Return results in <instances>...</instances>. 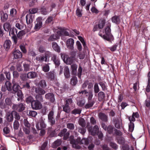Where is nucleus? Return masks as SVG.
Masks as SVG:
<instances>
[{"instance_id":"nucleus-1","label":"nucleus","mask_w":150,"mask_h":150,"mask_svg":"<svg viewBox=\"0 0 150 150\" xmlns=\"http://www.w3.org/2000/svg\"><path fill=\"white\" fill-rule=\"evenodd\" d=\"M74 136H71L70 137V143L72 144V147L76 149H79L80 148V146L78 145V144H84L85 145H87L89 143V141L88 139L87 138H83L81 140L80 138H78L76 141L73 139Z\"/></svg>"},{"instance_id":"nucleus-2","label":"nucleus","mask_w":150,"mask_h":150,"mask_svg":"<svg viewBox=\"0 0 150 150\" xmlns=\"http://www.w3.org/2000/svg\"><path fill=\"white\" fill-rule=\"evenodd\" d=\"M35 98L36 100H35L32 103L31 106L34 110H40L42 107L41 103V102L43 101L42 97L40 95H37L35 96Z\"/></svg>"},{"instance_id":"nucleus-3","label":"nucleus","mask_w":150,"mask_h":150,"mask_svg":"<svg viewBox=\"0 0 150 150\" xmlns=\"http://www.w3.org/2000/svg\"><path fill=\"white\" fill-rule=\"evenodd\" d=\"M110 29L109 27L108 26L105 29V35H103L100 33L99 34V36L103 38L104 39L107 41H111L113 40V37L110 33Z\"/></svg>"},{"instance_id":"nucleus-4","label":"nucleus","mask_w":150,"mask_h":150,"mask_svg":"<svg viewBox=\"0 0 150 150\" xmlns=\"http://www.w3.org/2000/svg\"><path fill=\"white\" fill-rule=\"evenodd\" d=\"M139 115L138 112H133L132 116L129 117V119L130 122L129 125V130L132 132L134 130V124L131 122H134L135 120V118H138Z\"/></svg>"},{"instance_id":"nucleus-5","label":"nucleus","mask_w":150,"mask_h":150,"mask_svg":"<svg viewBox=\"0 0 150 150\" xmlns=\"http://www.w3.org/2000/svg\"><path fill=\"white\" fill-rule=\"evenodd\" d=\"M61 58L63 61L67 64H70L73 62L72 57H69L68 55L64 53H61L60 54Z\"/></svg>"},{"instance_id":"nucleus-6","label":"nucleus","mask_w":150,"mask_h":150,"mask_svg":"<svg viewBox=\"0 0 150 150\" xmlns=\"http://www.w3.org/2000/svg\"><path fill=\"white\" fill-rule=\"evenodd\" d=\"M53 31L59 38L60 36L63 35V33L65 36H68L69 35L68 32L62 30L60 28H54L53 29Z\"/></svg>"},{"instance_id":"nucleus-7","label":"nucleus","mask_w":150,"mask_h":150,"mask_svg":"<svg viewBox=\"0 0 150 150\" xmlns=\"http://www.w3.org/2000/svg\"><path fill=\"white\" fill-rule=\"evenodd\" d=\"M99 127L98 126L95 125L93 128L91 127L88 128V130L89 133L92 135H95L99 131Z\"/></svg>"},{"instance_id":"nucleus-8","label":"nucleus","mask_w":150,"mask_h":150,"mask_svg":"<svg viewBox=\"0 0 150 150\" xmlns=\"http://www.w3.org/2000/svg\"><path fill=\"white\" fill-rule=\"evenodd\" d=\"M67 129H64L59 133L58 135L60 137L64 136L63 139H67L68 138L69 133L68 132H67Z\"/></svg>"},{"instance_id":"nucleus-9","label":"nucleus","mask_w":150,"mask_h":150,"mask_svg":"<svg viewBox=\"0 0 150 150\" xmlns=\"http://www.w3.org/2000/svg\"><path fill=\"white\" fill-rule=\"evenodd\" d=\"M74 40L72 38H70L67 41V45L68 48L71 50L74 49Z\"/></svg>"},{"instance_id":"nucleus-10","label":"nucleus","mask_w":150,"mask_h":150,"mask_svg":"<svg viewBox=\"0 0 150 150\" xmlns=\"http://www.w3.org/2000/svg\"><path fill=\"white\" fill-rule=\"evenodd\" d=\"M42 19L41 17H38L36 19V23L34 28L36 30H38L42 26Z\"/></svg>"},{"instance_id":"nucleus-11","label":"nucleus","mask_w":150,"mask_h":150,"mask_svg":"<svg viewBox=\"0 0 150 150\" xmlns=\"http://www.w3.org/2000/svg\"><path fill=\"white\" fill-rule=\"evenodd\" d=\"M52 60L53 61L56 66H59L60 64V59L59 57L56 55L53 54L52 56Z\"/></svg>"},{"instance_id":"nucleus-12","label":"nucleus","mask_w":150,"mask_h":150,"mask_svg":"<svg viewBox=\"0 0 150 150\" xmlns=\"http://www.w3.org/2000/svg\"><path fill=\"white\" fill-rule=\"evenodd\" d=\"M34 18L33 15L31 13L27 14L26 16V21L27 24H29L31 23L33 21Z\"/></svg>"},{"instance_id":"nucleus-13","label":"nucleus","mask_w":150,"mask_h":150,"mask_svg":"<svg viewBox=\"0 0 150 150\" xmlns=\"http://www.w3.org/2000/svg\"><path fill=\"white\" fill-rule=\"evenodd\" d=\"M11 45V42L10 40H5L4 43V47L6 51H8L10 48Z\"/></svg>"},{"instance_id":"nucleus-14","label":"nucleus","mask_w":150,"mask_h":150,"mask_svg":"<svg viewBox=\"0 0 150 150\" xmlns=\"http://www.w3.org/2000/svg\"><path fill=\"white\" fill-rule=\"evenodd\" d=\"M14 58L17 59L22 57V55L21 52L18 50H16L13 52Z\"/></svg>"},{"instance_id":"nucleus-15","label":"nucleus","mask_w":150,"mask_h":150,"mask_svg":"<svg viewBox=\"0 0 150 150\" xmlns=\"http://www.w3.org/2000/svg\"><path fill=\"white\" fill-rule=\"evenodd\" d=\"M14 107L15 109H16L19 112L23 111L25 108L24 105L22 103H21L18 105H15Z\"/></svg>"},{"instance_id":"nucleus-16","label":"nucleus","mask_w":150,"mask_h":150,"mask_svg":"<svg viewBox=\"0 0 150 150\" xmlns=\"http://www.w3.org/2000/svg\"><path fill=\"white\" fill-rule=\"evenodd\" d=\"M45 98L51 102H53L55 100L54 96L53 94L51 93H49L45 95Z\"/></svg>"},{"instance_id":"nucleus-17","label":"nucleus","mask_w":150,"mask_h":150,"mask_svg":"<svg viewBox=\"0 0 150 150\" xmlns=\"http://www.w3.org/2000/svg\"><path fill=\"white\" fill-rule=\"evenodd\" d=\"M79 93H81L82 94H86V96H88V98L89 100H91L93 96L92 93L91 92H88L87 91H86L85 90L81 91V92H79Z\"/></svg>"},{"instance_id":"nucleus-18","label":"nucleus","mask_w":150,"mask_h":150,"mask_svg":"<svg viewBox=\"0 0 150 150\" xmlns=\"http://www.w3.org/2000/svg\"><path fill=\"white\" fill-rule=\"evenodd\" d=\"M30 62L27 61V62H25L23 64V67L24 70L25 71H28L30 70Z\"/></svg>"},{"instance_id":"nucleus-19","label":"nucleus","mask_w":150,"mask_h":150,"mask_svg":"<svg viewBox=\"0 0 150 150\" xmlns=\"http://www.w3.org/2000/svg\"><path fill=\"white\" fill-rule=\"evenodd\" d=\"M38 74L35 72H29L27 74V77L29 79L34 78L38 76Z\"/></svg>"},{"instance_id":"nucleus-20","label":"nucleus","mask_w":150,"mask_h":150,"mask_svg":"<svg viewBox=\"0 0 150 150\" xmlns=\"http://www.w3.org/2000/svg\"><path fill=\"white\" fill-rule=\"evenodd\" d=\"M13 85L12 87V88L13 91V93H16V92L19 91V88L20 87L19 86L18 84L16 83L15 81H13L12 82Z\"/></svg>"},{"instance_id":"nucleus-21","label":"nucleus","mask_w":150,"mask_h":150,"mask_svg":"<svg viewBox=\"0 0 150 150\" xmlns=\"http://www.w3.org/2000/svg\"><path fill=\"white\" fill-rule=\"evenodd\" d=\"M1 18L2 21L4 22L6 21L8 18V14L6 13H5L3 11L0 12Z\"/></svg>"},{"instance_id":"nucleus-22","label":"nucleus","mask_w":150,"mask_h":150,"mask_svg":"<svg viewBox=\"0 0 150 150\" xmlns=\"http://www.w3.org/2000/svg\"><path fill=\"white\" fill-rule=\"evenodd\" d=\"M3 27L4 30L6 31H8L11 28V26L9 23L6 22L4 24Z\"/></svg>"},{"instance_id":"nucleus-23","label":"nucleus","mask_w":150,"mask_h":150,"mask_svg":"<svg viewBox=\"0 0 150 150\" xmlns=\"http://www.w3.org/2000/svg\"><path fill=\"white\" fill-rule=\"evenodd\" d=\"M36 60L39 61L40 62H42L45 61V62L48 61L47 57H44V56H39L36 57Z\"/></svg>"},{"instance_id":"nucleus-24","label":"nucleus","mask_w":150,"mask_h":150,"mask_svg":"<svg viewBox=\"0 0 150 150\" xmlns=\"http://www.w3.org/2000/svg\"><path fill=\"white\" fill-rule=\"evenodd\" d=\"M35 91L36 93L40 95H43L45 93V91L43 89L39 88H35Z\"/></svg>"},{"instance_id":"nucleus-25","label":"nucleus","mask_w":150,"mask_h":150,"mask_svg":"<svg viewBox=\"0 0 150 150\" xmlns=\"http://www.w3.org/2000/svg\"><path fill=\"white\" fill-rule=\"evenodd\" d=\"M52 45L53 49L55 51L58 52H60V48L56 43L53 42L52 43Z\"/></svg>"},{"instance_id":"nucleus-26","label":"nucleus","mask_w":150,"mask_h":150,"mask_svg":"<svg viewBox=\"0 0 150 150\" xmlns=\"http://www.w3.org/2000/svg\"><path fill=\"white\" fill-rule=\"evenodd\" d=\"M99 117L102 120L106 121L107 120V116L105 114L103 113H100L99 114Z\"/></svg>"},{"instance_id":"nucleus-27","label":"nucleus","mask_w":150,"mask_h":150,"mask_svg":"<svg viewBox=\"0 0 150 150\" xmlns=\"http://www.w3.org/2000/svg\"><path fill=\"white\" fill-rule=\"evenodd\" d=\"M35 85L36 86H40L41 87L44 88L46 86V84L45 81L44 80H41L38 84L37 83H35Z\"/></svg>"},{"instance_id":"nucleus-28","label":"nucleus","mask_w":150,"mask_h":150,"mask_svg":"<svg viewBox=\"0 0 150 150\" xmlns=\"http://www.w3.org/2000/svg\"><path fill=\"white\" fill-rule=\"evenodd\" d=\"M17 30L15 28H12L10 30L9 34L10 36L11 35L16 36V35L17 34Z\"/></svg>"},{"instance_id":"nucleus-29","label":"nucleus","mask_w":150,"mask_h":150,"mask_svg":"<svg viewBox=\"0 0 150 150\" xmlns=\"http://www.w3.org/2000/svg\"><path fill=\"white\" fill-rule=\"evenodd\" d=\"M112 22L118 24L120 23V19L119 17L115 16L112 18Z\"/></svg>"},{"instance_id":"nucleus-30","label":"nucleus","mask_w":150,"mask_h":150,"mask_svg":"<svg viewBox=\"0 0 150 150\" xmlns=\"http://www.w3.org/2000/svg\"><path fill=\"white\" fill-rule=\"evenodd\" d=\"M61 144V140L60 139L57 140L53 143L52 145V146L53 148H55L60 145Z\"/></svg>"},{"instance_id":"nucleus-31","label":"nucleus","mask_w":150,"mask_h":150,"mask_svg":"<svg viewBox=\"0 0 150 150\" xmlns=\"http://www.w3.org/2000/svg\"><path fill=\"white\" fill-rule=\"evenodd\" d=\"M51 10L50 9L49 10L48 8L45 7H43L41 9V12L44 15L47 14L50 11H51Z\"/></svg>"},{"instance_id":"nucleus-32","label":"nucleus","mask_w":150,"mask_h":150,"mask_svg":"<svg viewBox=\"0 0 150 150\" xmlns=\"http://www.w3.org/2000/svg\"><path fill=\"white\" fill-rule=\"evenodd\" d=\"M105 97V94L102 91H100L98 93V99L100 101H102Z\"/></svg>"},{"instance_id":"nucleus-33","label":"nucleus","mask_w":150,"mask_h":150,"mask_svg":"<svg viewBox=\"0 0 150 150\" xmlns=\"http://www.w3.org/2000/svg\"><path fill=\"white\" fill-rule=\"evenodd\" d=\"M16 93L18 97V98H17V100L18 101H19L20 100H22L23 98V96L21 91L19 90L17 91Z\"/></svg>"},{"instance_id":"nucleus-34","label":"nucleus","mask_w":150,"mask_h":150,"mask_svg":"<svg viewBox=\"0 0 150 150\" xmlns=\"http://www.w3.org/2000/svg\"><path fill=\"white\" fill-rule=\"evenodd\" d=\"M64 75L66 78H69L70 76V73L69 68L66 67L64 68Z\"/></svg>"},{"instance_id":"nucleus-35","label":"nucleus","mask_w":150,"mask_h":150,"mask_svg":"<svg viewBox=\"0 0 150 150\" xmlns=\"http://www.w3.org/2000/svg\"><path fill=\"white\" fill-rule=\"evenodd\" d=\"M77 67L78 66L76 64H73L71 65V67L72 69V72L74 74H76Z\"/></svg>"},{"instance_id":"nucleus-36","label":"nucleus","mask_w":150,"mask_h":150,"mask_svg":"<svg viewBox=\"0 0 150 150\" xmlns=\"http://www.w3.org/2000/svg\"><path fill=\"white\" fill-rule=\"evenodd\" d=\"M63 108L64 111L65 112L69 113L70 112V108L68 104H66L64 106H63Z\"/></svg>"},{"instance_id":"nucleus-37","label":"nucleus","mask_w":150,"mask_h":150,"mask_svg":"<svg viewBox=\"0 0 150 150\" xmlns=\"http://www.w3.org/2000/svg\"><path fill=\"white\" fill-rule=\"evenodd\" d=\"M105 24V21L103 20H100L99 22V23L98 25V27H99V29L102 28Z\"/></svg>"},{"instance_id":"nucleus-38","label":"nucleus","mask_w":150,"mask_h":150,"mask_svg":"<svg viewBox=\"0 0 150 150\" xmlns=\"http://www.w3.org/2000/svg\"><path fill=\"white\" fill-rule=\"evenodd\" d=\"M6 118L7 121L8 122L12 121L13 120V115L11 113L7 114Z\"/></svg>"},{"instance_id":"nucleus-39","label":"nucleus","mask_w":150,"mask_h":150,"mask_svg":"<svg viewBox=\"0 0 150 150\" xmlns=\"http://www.w3.org/2000/svg\"><path fill=\"white\" fill-rule=\"evenodd\" d=\"M5 85L8 91H10L12 90V88L11 85L9 82L8 81H6L5 83Z\"/></svg>"},{"instance_id":"nucleus-40","label":"nucleus","mask_w":150,"mask_h":150,"mask_svg":"<svg viewBox=\"0 0 150 150\" xmlns=\"http://www.w3.org/2000/svg\"><path fill=\"white\" fill-rule=\"evenodd\" d=\"M77 82V78L76 77H73L71 79V83L73 85H75Z\"/></svg>"},{"instance_id":"nucleus-41","label":"nucleus","mask_w":150,"mask_h":150,"mask_svg":"<svg viewBox=\"0 0 150 150\" xmlns=\"http://www.w3.org/2000/svg\"><path fill=\"white\" fill-rule=\"evenodd\" d=\"M33 98L31 96H29L27 97L26 99V102L27 103H32L34 101Z\"/></svg>"},{"instance_id":"nucleus-42","label":"nucleus","mask_w":150,"mask_h":150,"mask_svg":"<svg viewBox=\"0 0 150 150\" xmlns=\"http://www.w3.org/2000/svg\"><path fill=\"white\" fill-rule=\"evenodd\" d=\"M19 126L18 121L15 120L13 123V128L15 129H18Z\"/></svg>"},{"instance_id":"nucleus-43","label":"nucleus","mask_w":150,"mask_h":150,"mask_svg":"<svg viewBox=\"0 0 150 150\" xmlns=\"http://www.w3.org/2000/svg\"><path fill=\"white\" fill-rule=\"evenodd\" d=\"M17 11L16 10L15 8H12L10 11V14L11 16H14L16 14Z\"/></svg>"},{"instance_id":"nucleus-44","label":"nucleus","mask_w":150,"mask_h":150,"mask_svg":"<svg viewBox=\"0 0 150 150\" xmlns=\"http://www.w3.org/2000/svg\"><path fill=\"white\" fill-rule=\"evenodd\" d=\"M121 122L120 120H119L116 121L115 123V126L118 129L120 128L121 127Z\"/></svg>"},{"instance_id":"nucleus-45","label":"nucleus","mask_w":150,"mask_h":150,"mask_svg":"<svg viewBox=\"0 0 150 150\" xmlns=\"http://www.w3.org/2000/svg\"><path fill=\"white\" fill-rule=\"evenodd\" d=\"M94 104V103L93 101H91L89 100L88 103L86 104L85 106L86 108H89L93 106Z\"/></svg>"},{"instance_id":"nucleus-46","label":"nucleus","mask_w":150,"mask_h":150,"mask_svg":"<svg viewBox=\"0 0 150 150\" xmlns=\"http://www.w3.org/2000/svg\"><path fill=\"white\" fill-rule=\"evenodd\" d=\"M79 125L82 127H84L85 126V122L83 118H81L79 119Z\"/></svg>"},{"instance_id":"nucleus-47","label":"nucleus","mask_w":150,"mask_h":150,"mask_svg":"<svg viewBox=\"0 0 150 150\" xmlns=\"http://www.w3.org/2000/svg\"><path fill=\"white\" fill-rule=\"evenodd\" d=\"M94 91L95 93H97L99 91V89L97 83H95L94 84Z\"/></svg>"},{"instance_id":"nucleus-48","label":"nucleus","mask_w":150,"mask_h":150,"mask_svg":"<svg viewBox=\"0 0 150 150\" xmlns=\"http://www.w3.org/2000/svg\"><path fill=\"white\" fill-rule=\"evenodd\" d=\"M24 25L22 24L16 23V27L19 30H21L23 28Z\"/></svg>"},{"instance_id":"nucleus-49","label":"nucleus","mask_w":150,"mask_h":150,"mask_svg":"<svg viewBox=\"0 0 150 150\" xmlns=\"http://www.w3.org/2000/svg\"><path fill=\"white\" fill-rule=\"evenodd\" d=\"M25 32L24 31L22 30L20 31L17 34V37L20 38H21V37L25 35Z\"/></svg>"},{"instance_id":"nucleus-50","label":"nucleus","mask_w":150,"mask_h":150,"mask_svg":"<svg viewBox=\"0 0 150 150\" xmlns=\"http://www.w3.org/2000/svg\"><path fill=\"white\" fill-rule=\"evenodd\" d=\"M28 115L31 116L35 117L37 115V113L35 111H30L29 112Z\"/></svg>"},{"instance_id":"nucleus-51","label":"nucleus","mask_w":150,"mask_h":150,"mask_svg":"<svg viewBox=\"0 0 150 150\" xmlns=\"http://www.w3.org/2000/svg\"><path fill=\"white\" fill-rule=\"evenodd\" d=\"M81 110L80 109H75L72 111V113L74 114H80L81 112Z\"/></svg>"},{"instance_id":"nucleus-52","label":"nucleus","mask_w":150,"mask_h":150,"mask_svg":"<svg viewBox=\"0 0 150 150\" xmlns=\"http://www.w3.org/2000/svg\"><path fill=\"white\" fill-rule=\"evenodd\" d=\"M24 124L25 127L29 128L30 127V125L27 119L24 120Z\"/></svg>"},{"instance_id":"nucleus-53","label":"nucleus","mask_w":150,"mask_h":150,"mask_svg":"<svg viewBox=\"0 0 150 150\" xmlns=\"http://www.w3.org/2000/svg\"><path fill=\"white\" fill-rule=\"evenodd\" d=\"M37 11L38 9L36 8H30L29 11V13H31V14H34L37 12Z\"/></svg>"},{"instance_id":"nucleus-54","label":"nucleus","mask_w":150,"mask_h":150,"mask_svg":"<svg viewBox=\"0 0 150 150\" xmlns=\"http://www.w3.org/2000/svg\"><path fill=\"white\" fill-rule=\"evenodd\" d=\"M42 69L45 72H47L49 70V67L48 64H45L43 66Z\"/></svg>"},{"instance_id":"nucleus-55","label":"nucleus","mask_w":150,"mask_h":150,"mask_svg":"<svg viewBox=\"0 0 150 150\" xmlns=\"http://www.w3.org/2000/svg\"><path fill=\"white\" fill-rule=\"evenodd\" d=\"M81 9L78 8L76 10V15L79 17H81Z\"/></svg>"},{"instance_id":"nucleus-56","label":"nucleus","mask_w":150,"mask_h":150,"mask_svg":"<svg viewBox=\"0 0 150 150\" xmlns=\"http://www.w3.org/2000/svg\"><path fill=\"white\" fill-rule=\"evenodd\" d=\"M76 44L78 50L79 51L81 50L82 47L80 42L79 41H77L76 42Z\"/></svg>"},{"instance_id":"nucleus-57","label":"nucleus","mask_w":150,"mask_h":150,"mask_svg":"<svg viewBox=\"0 0 150 150\" xmlns=\"http://www.w3.org/2000/svg\"><path fill=\"white\" fill-rule=\"evenodd\" d=\"M67 127L70 129H73L74 126V124L71 123H68L67 125Z\"/></svg>"},{"instance_id":"nucleus-58","label":"nucleus","mask_w":150,"mask_h":150,"mask_svg":"<svg viewBox=\"0 0 150 150\" xmlns=\"http://www.w3.org/2000/svg\"><path fill=\"white\" fill-rule=\"evenodd\" d=\"M85 101L84 100H80L77 103L78 105L79 106H82L85 103Z\"/></svg>"},{"instance_id":"nucleus-59","label":"nucleus","mask_w":150,"mask_h":150,"mask_svg":"<svg viewBox=\"0 0 150 150\" xmlns=\"http://www.w3.org/2000/svg\"><path fill=\"white\" fill-rule=\"evenodd\" d=\"M91 10L93 13H94L95 14H97L99 12L98 10L94 6L91 8Z\"/></svg>"},{"instance_id":"nucleus-60","label":"nucleus","mask_w":150,"mask_h":150,"mask_svg":"<svg viewBox=\"0 0 150 150\" xmlns=\"http://www.w3.org/2000/svg\"><path fill=\"white\" fill-rule=\"evenodd\" d=\"M114 129L112 126H109L107 127V130H108V132L110 134L113 132V129Z\"/></svg>"},{"instance_id":"nucleus-61","label":"nucleus","mask_w":150,"mask_h":150,"mask_svg":"<svg viewBox=\"0 0 150 150\" xmlns=\"http://www.w3.org/2000/svg\"><path fill=\"white\" fill-rule=\"evenodd\" d=\"M23 130L26 134H29L30 132V127L29 128L24 127L23 128Z\"/></svg>"},{"instance_id":"nucleus-62","label":"nucleus","mask_w":150,"mask_h":150,"mask_svg":"<svg viewBox=\"0 0 150 150\" xmlns=\"http://www.w3.org/2000/svg\"><path fill=\"white\" fill-rule=\"evenodd\" d=\"M110 145L112 148L115 149H117V147L116 144L114 143L110 142Z\"/></svg>"},{"instance_id":"nucleus-63","label":"nucleus","mask_w":150,"mask_h":150,"mask_svg":"<svg viewBox=\"0 0 150 150\" xmlns=\"http://www.w3.org/2000/svg\"><path fill=\"white\" fill-rule=\"evenodd\" d=\"M20 47L21 51L24 53H25L26 52V50L25 48V46L24 45H20Z\"/></svg>"},{"instance_id":"nucleus-64","label":"nucleus","mask_w":150,"mask_h":150,"mask_svg":"<svg viewBox=\"0 0 150 150\" xmlns=\"http://www.w3.org/2000/svg\"><path fill=\"white\" fill-rule=\"evenodd\" d=\"M145 104L146 107L150 108V100L146 99L145 101Z\"/></svg>"}]
</instances>
